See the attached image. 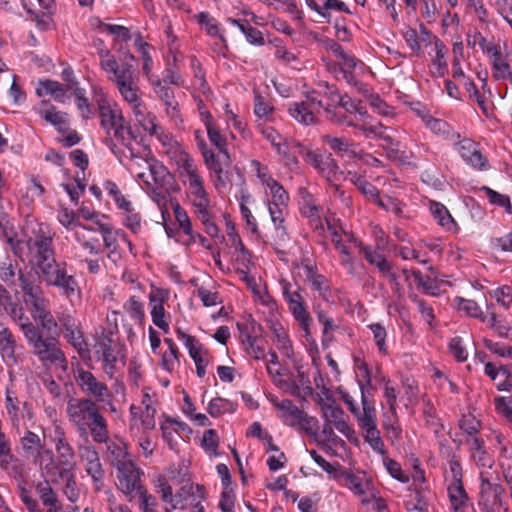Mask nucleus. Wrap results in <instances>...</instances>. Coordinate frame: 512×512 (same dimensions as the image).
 Instances as JSON below:
<instances>
[{
	"label": "nucleus",
	"instance_id": "1",
	"mask_svg": "<svg viewBox=\"0 0 512 512\" xmlns=\"http://www.w3.org/2000/svg\"><path fill=\"white\" fill-rule=\"evenodd\" d=\"M69 421L75 426L81 438L90 434L96 443H106L109 439L108 424L100 413V408L91 398H72L66 408Z\"/></svg>",
	"mask_w": 512,
	"mask_h": 512
},
{
	"label": "nucleus",
	"instance_id": "2",
	"mask_svg": "<svg viewBox=\"0 0 512 512\" xmlns=\"http://www.w3.org/2000/svg\"><path fill=\"white\" fill-rule=\"evenodd\" d=\"M26 248L30 263L39 269L40 274L56 264L53 236L47 226L37 224L26 236Z\"/></svg>",
	"mask_w": 512,
	"mask_h": 512
},
{
	"label": "nucleus",
	"instance_id": "3",
	"mask_svg": "<svg viewBox=\"0 0 512 512\" xmlns=\"http://www.w3.org/2000/svg\"><path fill=\"white\" fill-rule=\"evenodd\" d=\"M33 332L28 334L30 338L26 342L38 361L44 367L55 365L66 369L68 361L58 338L45 336L43 330H33Z\"/></svg>",
	"mask_w": 512,
	"mask_h": 512
},
{
	"label": "nucleus",
	"instance_id": "4",
	"mask_svg": "<svg viewBox=\"0 0 512 512\" xmlns=\"http://www.w3.org/2000/svg\"><path fill=\"white\" fill-rule=\"evenodd\" d=\"M99 116L101 119V127L106 130V134L110 137L111 131L116 140L122 145L129 147L135 139L131 126L125 121L120 110L112 108L107 100L101 99L98 103Z\"/></svg>",
	"mask_w": 512,
	"mask_h": 512
},
{
	"label": "nucleus",
	"instance_id": "5",
	"mask_svg": "<svg viewBox=\"0 0 512 512\" xmlns=\"http://www.w3.org/2000/svg\"><path fill=\"white\" fill-rule=\"evenodd\" d=\"M40 275L46 286L57 288L60 295L68 299L70 303L81 298L79 283L74 275L68 274L65 262H57Z\"/></svg>",
	"mask_w": 512,
	"mask_h": 512
},
{
	"label": "nucleus",
	"instance_id": "6",
	"mask_svg": "<svg viewBox=\"0 0 512 512\" xmlns=\"http://www.w3.org/2000/svg\"><path fill=\"white\" fill-rule=\"evenodd\" d=\"M134 60L133 54L129 51L125 52L121 60V68L113 72V77H110L126 102H136L139 97L138 77L132 63Z\"/></svg>",
	"mask_w": 512,
	"mask_h": 512
},
{
	"label": "nucleus",
	"instance_id": "7",
	"mask_svg": "<svg viewBox=\"0 0 512 512\" xmlns=\"http://www.w3.org/2000/svg\"><path fill=\"white\" fill-rule=\"evenodd\" d=\"M181 167L188 179L189 195L192 199L193 206L202 207L210 205L208 193L203 184V179L198 172L197 165L187 153L180 154Z\"/></svg>",
	"mask_w": 512,
	"mask_h": 512
},
{
	"label": "nucleus",
	"instance_id": "8",
	"mask_svg": "<svg viewBox=\"0 0 512 512\" xmlns=\"http://www.w3.org/2000/svg\"><path fill=\"white\" fill-rule=\"evenodd\" d=\"M117 469L118 488L124 493L128 501H133L137 493L145 489L142 484L143 471L130 461L126 464H119Z\"/></svg>",
	"mask_w": 512,
	"mask_h": 512
},
{
	"label": "nucleus",
	"instance_id": "9",
	"mask_svg": "<svg viewBox=\"0 0 512 512\" xmlns=\"http://www.w3.org/2000/svg\"><path fill=\"white\" fill-rule=\"evenodd\" d=\"M203 156L204 164L211 175H214L216 189L225 188L232 181V173L229 171L230 157L224 158L220 153L216 155L212 150L205 151Z\"/></svg>",
	"mask_w": 512,
	"mask_h": 512
},
{
	"label": "nucleus",
	"instance_id": "10",
	"mask_svg": "<svg viewBox=\"0 0 512 512\" xmlns=\"http://www.w3.org/2000/svg\"><path fill=\"white\" fill-rule=\"evenodd\" d=\"M74 377L81 391L91 398H94L95 402H105L111 397L107 385L99 381L92 372L78 368Z\"/></svg>",
	"mask_w": 512,
	"mask_h": 512
},
{
	"label": "nucleus",
	"instance_id": "11",
	"mask_svg": "<svg viewBox=\"0 0 512 512\" xmlns=\"http://www.w3.org/2000/svg\"><path fill=\"white\" fill-rule=\"evenodd\" d=\"M95 354L98 360L102 361V368L105 374L113 378L116 371V363L118 361L117 353L115 352L114 340L110 333L103 331L96 338L94 345Z\"/></svg>",
	"mask_w": 512,
	"mask_h": 512
},
{
	"label": "nucleus",
	"instance_id": "12",
	"mask_svg": "<svg viewBox=\"0 0 512 512\" xmlns=\"http://www.w3.org/2000/svg\"><path fill=\"white\" fill-rule=\"evenodd\" d=\"M204 499L205 487L203 485L186 483L173 495L171 508H166L165 512L174 509H185L188 505L199 506Z\"/></svg>",
	"mask_w": 512,
	"mask_h": 512
},
{
	"label": "nucleus",
	"instance_id": "13",
	"mask_svg": "<svg viewBox=\"0 0 512 512\" xmlns=\"http://www.w3.org/2000/svg\"><path fill=\"white\" fill-rule=\"evenodd\" d=\"M34 463L38 465L41 475L44 480H49L53 483L58 482L61 476L67 474V468L59 460H55L54 453L51 449L42 451L41 455L34 460Z\"/></svg>",
	"mask_w": 512,
	"mask_h": 512
},
{
	"label": "nucleus",
	"instance_id": "14",
	"mask_svg": "<svg viewBox=\"0 0 512 512\" xmlns=\"http://www.w3.org/2000/svg\"><path fill=\"white\" fill-rule=\"evenodd\" d=\"M484 43H486V39L481 37L480 45L483 49ZM485 51L492 57V77L497 81L509 80L512 83V71L510 65L497 46L490 43L485 48Z\"/></svg>",
	"mask_w": 512,
	"mask_h": 512
},
{
	"label": "nucleus",
	"instance_id": "15",
	"mask_svg": "<svg viewBox=\"0 0 512 512\" xmlns=\"http://www.w3.org/2000/svg\"><path fill=\"white\" fill-rule=\"evenodd\" d=\"M53 442L58 460L68 468H75V451L60 426L54 430Z\"/></svg>",
	"mask_w": 512,
	"mask_h": 512
},
{
	"label": "nucleus",
	"instance_id": "16",
	"mask_svg": "<svg viewBox=\"0 0 512 512\" xmlns=\"http://www.w3.org/2000/svg\"><path fill=\"white\" fill-rule=\"evenodd\" d=\"M17 340L12 331L5 326L0 327V356L7 365H17L19 356L16 354Z\"/></svg>",
	"mask_w": 512,
	"mask_h": 512
},
{
	"label": "nucleus",
	"instance_id": "17",
	"mask_svg": "<svg viewBox=\"0 0 512 512\" xmlns=\"http://www.w3.org/2000/svg\"><path fill=\"white\" fill-rule=\"evenodd\" d=\"M145 161L148 165V169L154 181V185L159 186L166 192L174 191L176 181L174 176L167 170V168L158 161H156L154 158Z\"/></svg>",
	"mask_w": 512,
	"mask_h": 512
},
{
	"label": "nucleus",
	"instance_id": "18",
	"mask_svg": "<svg viewBox=\"0 0 512 512\" xmlns=\"http://www.w3.org/2000/svg\"><path fill=\"white\" fill-rule=\"evenodd\" d=\"M20 288L30 305L46 299L40 282L36 281L35 276L31 272L20 273Z\"/></svg>",
	"mask_w": 512,
	"mask_h": 512
},
{
	"label": "nucleus",
	"instance_id": "19",
	"mask_svg": "<svg viewBox=\"0 0 512 512\" xmlns=\"http://www.w3.org/2000/svg\"><path fill=\"white\" fill-rule=\"evenodd\" d=\"M358 383L361 390L362 411L359 410V414H355V417L362 430L375 428L377 427V416L374 402L367 399L365 385L360 381Z\"/></svg>",
	"mask_w": 512,
	"mask_h": 512
},
{
	"label": "nucleus",
	"instance_id": "20",
	"mask_svg": "<svg viewBox=\"0 0 512 512\" xmlns=\"http://www.w3.org/2000/svg\"><path fill=\"white\" fill-rule=\"evenodd\" d=\"M41 118L53 125L59 132H63L68 128V114L59 111L54 105L48 101H42L38 109Z\"/></svg>",
	"mask_w": 512,
	"mask_h": 512
},
{
	"label": "nucleus",
	"instance_id": "21",
	"mask_svg": "<svg viewBox=\"0 0 512 512\" xmlns=\"http://www.w3.org/2000/svg\"><path fill=\"white\" fill-rule=\"evenodd\" d=\"M151 308V317L153 323L165 333L169 330V325L165 320V309L163 306L165 296L162 289H152L149 294Z\"/></svg>",
	"mask_w": 512,
	"mask_h": 512
},
{
	"label": "nucleus",
	"instance_id": "22",
	"mask_svg": "<svg viewBox=\"0 0 512 512\" xmlns=\"http://www.w3.org/2000/svg\"><path fill=\"white\" fill-rule=\"evenodd\" d=\"M458 152L461 157L474 168L483 170L488 167V160L476 148V144L470 139L459 142Z\"/></svg>",
	"mask_w": 512,
	"mask_h": 512
},
{
	"label": "nucleus",
	"instance_id": "23",
	"mask_svg": "<svg viewBox=\"0 0 512 512\" xmlns=\"http://www.w3.org/2000/svg\"><path fill=\"white\" fill-rule=\"evenodd\" d=\"M63 338L70 344L82 359L90 358V350L85 340L80 322L62 331Z\"/></svg>",
	"mask_w": 512,
	"mask_h": 512
},
{
	"label": "nucleus",
	"instance_id": "24",
	"mask_svg": "<svg viewBox=\"0 0 512 512\" xmlns=\"http://www.w3.org/2000/svg\"><path fill=\"white\" fill-rule=\"evenodd\" d=\"M322 415L326 422L334 425V427L346 437H349L353 432L344 419L345 413L341 407L333 404H325L322 406Z\"/></svg>",
	"mask_w": 512,
	"mask_h": 512
},
{
	"label": "nucleus",
	"instance_id": "25",
	"mask_svg": "<svg viewBox=\"0 0 512 512\" xmlns=\"http://www.w3.org/2000/svg\"><path fill=\"white\" fill-rule=\"evenodd\" d=\"M176 334L178 339L184 342V345L188 349L189 355L195 362V365L208 363V352L196 337L186 334L180 328H177Z\"/></svg>",
	"mask_w": 512,
	"mask_h": 512
},
{
	"label": "nucleus",
	"instance_id": "26",
	"mask_svg": "<svg viewBox=\"0 0 512 512\" xmlns=\"http://www.w3.org/2000/svg\"><path fill=\"white\" fill-rule=\"evenodd\" d=\"M154 91L165 105L167 116L171 119L179 117V105L175 98L173 89L163 84L162 81L157 80L153 83Z\"/></svg>",
	"mask_w": 512,
	"mask_h": 512
},
{
	"label": "nucleus",
	"instance_id": "27",
	"mask_svg": "<svg viewBox=\"0 0 512 512\" xmlns=\"http://www.w3.org/2000/svg\"><path fill=\"white\" fill-rule=\"evenodd\" d=\"M204 116V124L207 130L209 141L214 145L224 158H229L227 148V139L221 134L218 126L213 122L210 112L202 113Z\"/></svg>",
	"mask_w": 512,
	"mask_h": 512
},
{
	"label": "nucleus",
	"instance_id": "28",
	"mask_svg": "<svg viewBox=\"0 0 512 512\" xmlns=\"http://www.w3.org/2000/svg\"><path fill=\"white\" fill-rule=\"evenodd\" d=\"M302 268L304 269L307 280L311 283L314 290H316L321 297L326 299L327 292L329 291L328 279L317 273L316 265L312 264L309 259L302 261Z\"/></svg>",
	"mask_w": 512,
	"mask_h": 512
},
{
	"label": "nucleus",
	"instance_id": "29",
	"mask_svg": "<svg viewBox=\"0 0 512 512\" xmlns=\"http://www.w3.org/2000/svg\"><path fill=\"white\" fill-rule=\"evenodd\" d=\"M307 157L311 164L327 178L335 175L339 169V166L331 153L317 154L310 151L307 153Z\"/></svg>",
	"mask_w": 512,
	"mask_h": 512
},
{
	"label": "nucleus",
	"instance_id": "30",
	"mask_svg": "<svg viewBox=\"0 0 512 512\" xmlns=\"http://www.w3.org/2000/svg\"><path fill=\"white\" fill-rule=\"evenodd\" d=\"M20 446L24 455L32 457L34 460L41 455L42 451L49 449L45 447L40 437L30 430H27L20 438Z\"/></svg>",
	"mask_w": 512,
	"mask_h": 512
},
{
	"label": "nucleus",
	"instance_id": "31",
	"mask_svg": "<svg viewBox=\"0 0 512 512\" xmlns=\"http://www.w3.org/2000/svg\"><path fill=\"white\" fill-rule=\"evenodd\" d=\"M0 469L16 480H21L24 475V464L12 450L0 453Z\"/></svg>",
	"mask_w": 512,
	"mask_h": 512
},
{
	"label": "nucleus",
	"instance_id": "32",
	"mask_svg": "<svg viewBox=\"0 0 512 512\" xmlns=\"http://www.w3.org/2000/svg\"><path fill=\"white\" fill-rule=\"evenodd\" d=\"M68 92V86L55 80L46 79L39 82V87L36 93L39 97L44 95H51L55 101L59 103L66 102V94Z\"/></svg>",
	"mask_w": 512,
	"mask_h": 512
},
{
	"label": "nucleus",
	"instance_id": "33",
	"mask_svg": "<svg viewBox=\"0 0 512 512\" xmlns=\"http://www.w3.org/2000/svg\"><path fill=\"white\" fill-rule=\"evenodd\" d=\"M355 247L359 248V252L362 253L365 259L383 275L385 272H390L392 268L391 262L386 257L376 251L371 250L370 247L365 246L360 240H355Z\"/></svg>",
	"mask_w": 512,
	"mask_h": 512
},
{
	"label": "nucleus",
	"instance_id": "34",
	"mask_svg": "<svg viewBox=\"0 0 512 512\" xmlns=\"http://www.w3.org/2000/svg\"><path fill=\"white\" fill-rule=\"evenodd\" d=\"M288 111L292 118L304 125H311L316 121L311 101L294 102Z\"/></svg>",
	"mask_w": 512,
	"mask_h": 512
},
{
	"label": "nucleus",
	"instance_id": "35",
	"mask_svg": "<svg viewBox=\"0 0 512 512\" xmlns=\"http://www.w3.org/2000/svg\"><path fill=\"white\" fill-rule=\"evenodd\" d=\"M36 493L48 512H57L59 509L57 495L54 492L51 481L43 480L36 484Z\"/></svg>",
	"mask_w": 512,
	"mask_h": 512
},
{
	"label": "nucleus",
	"instance_id": "36",
	"mask_svg": "<svg viewBox=\"0 0 512 512\" xmlns=\"http://www.w3.org/2000/svg\"><path fill=\"white\" fill-rule=\"evenodd\" d=\"M344 486L352 490L355 494L365 497L367 491L371 492V483L366 480L365 474H354L351 472H342Z\"/></svg>",
	"mask_w": 512,
	"mask_h": 512
},
{
	"label": "nucleus",
	"instance_id": "37",
	"mask_svg": "<svg viewBox=\"0 0 512 512\" xmlns=\"http://www.w3.org/2000/svg\"><path fill=\"white\" fill-rule=\"evenodd\" d=\"M429 271L431 275H423L420 270H411V275L415 279L417 286L428 294L435 296L438 294L439 284L435 276V269L430 266Z\"/></svg>",
	"mask_w": 512,
	"mask_h": 512
},
{
	"label": "nucleus",
	"instance_id": "38",
	"mask_svg": "<svg viewBox=\"0 0 512 512\" xmlns=\"http://www.w3.org/2000/svg\"><path fill=\"white\" fill-rule=\"evenodd\" d=\"M277 408L282 412V419L285 424L291 427H297L300 418L303 417V411L300 410L293 402L289 399H284L277 404Z\"/></svg>",
	"mask_w": 512,
	"mask_h": 512
},
{
	"label": "nucleus",
	"instance_id": "39",
	"mask_svg": "<svg viewBox=\"0 0 512 512\" xmlns=\"http://www.w3.org/2000/svg\"><path fill=\"white\" fill-rule=\"evenodd\" d=\"M288 307L296 321L300 324L301 328L305 331L306 335H308L311 317L306 309L305 300L303 298H300V300L290 301L288 303Z\"/></svg>",
	"mask_w": 512,
	"mask_h": 512
},
{
	"label": "nucleus",
	"instance_id": "40",
	"mask_svg": "<svg viewBox=\"0 0 512 512\" xmlns=\"http://www.w3.org/2000/svg\"><path fill=\"white\" fill-rule=\"evenodd\" d=\"M21 406L23 408H26L27 402L19 401V399L14 395V393L12 391L7 390L6 399H5V407H6V411H7L8 415H9V419L14 427H17L19 425L20 419L22 417Z\"/></svg>",
	"mask_w": 512,
	"mask_h": 512
},
{
	"label": "nucleus",
	"instance_id": "41",
	"mask_svg": "<svg viewBox=\"0 0 512 512\" xmlns=\"http://www.w3.org/2000/svg\"><path fill=\"white\" fill-rule=\"evenodd\" d=\"M322 141L337 153H345L350 156L356 155V145L343 137H334L326 134L322 136Z\"/></svg>",
	"mask_w": 512,
	"mask_h": 512
},
{
	"label": "nucleus",
	"instance_id": "42",
	"mask_svg": "<svg viewBox=\"0 0 512 512\" xmlns=\"http://www.w3.org/2000/svg\"><path fill=\"white\" fill-rule=\"evenodd\" d=\"M106 443L108 456L115 468H118L119 464H126L131 461L126 459L128 452L126 444L123 441L118 440L109 442L108 440Z\"/></svg>",
	"mask_w": 512,
	"mask_h": 512
},
{
	"label": "nucleus",
	"instance_id": "43",
	"mask_svg": "<svg viewBox=\"0 0 512 512\" xmlns=\"http://www.w3.org/2000/svg\"><path fill=\"white\" fill-rule=\"evenodd\" d=\"M429 208L434 219L442 227L446 228L447 230H452L453 227L456 225L453 217L443 204L435 201H430Z\"/></svg>",
	"mask_w": 512,
	"mask_h": 512
},
{
	"label": "nucleus",
	"instance_id": "44",
	"mask_svg": "<svg viewBox=\"0 0 512 512\" xmlns=\"http://www.w3.org/2000/svg\"><path fill=\"white\" fill-rule=\"evenodd\" d=\"M449 499L454 512L466 507L468 496L464 489L463 483H451L448 486Z\"/></svg>",
	"mask_w": 512,
	"mask_h": 512
},
{
	"label": "nucleus",
	"instance_id": "45",
	"mask_svg": "<svg viewBox=\"0 0 512 512\" xmlns=\"http://www.w3.org/2000/svg\"><path fill=\"white\" fill-rule=\"evenodd\" d=\"M266 186L270 189L272 194V200L268 202V204L278 205V206H287L289 201V195L283 186L273 179L272 177H268L263 180Z\"/></svg>",
	"mask_w": 512,
	"mask_h": 512
},
{
	"label": "nucleus",
	"instance_id": "46",
	"mask_svg": "<svg viewBox=\"0 0 512 512\" xmlns=\"http://www.w3.org/2000/svg\"><path fill=\"white\" fill-rule=\"evenodd\" d=\"M237 329L240 332L241 341H250L261 338L262 326L251 316L244 323H237Z\"/></svg>",
	"mask_w": 512,
	"mask_h": 512
},
{
	"label": "nucleus",
	"instance_id": "47",
	"mask_svg": "<svg viewBox=\"0 0 512 512\" xmlns=\"http://www.w3.org/2000/svg\"><path fill=\"white\" fill-rule=\"evenodd\" d=\"M20 273H25L21 268L18 267L17 263L12 261L3 262L0 265V281L9 287L16 285V276L20 281Z\"/></svg>",
	"mask_w": 512,
	"mask_h": 512
},
{
	"label": "nucleus",
	"instance_id": "48",
	"mask_svg": "<svg viewBox=\"0 0 512 512\" xmlns=\"http://www.w3.org/2000/svg\"><path fill=\"white\" fill-rule=\"evenodd\" d=\"M236 410V404L228 399L215 397L208 405V413L212 417H219L225 413H233Z\"/></svg>",
	"mask_w": 512,
	"mask_h": 512
},
{
	"label": "nucleus",
	"instance_id": "49",
	"mask_svg": "<svg viewBox=\"0 0 512 512\" xmlns=\"http://www.w3.org/2000/svg\"><path fill=\"white\" fill-rule=\"evenodd\" d=\"M287 206H278L268 204V210L271 217V220L275 226L276 232L281 239H286L288 237L286 228L284 226V209Z\"/></svg>",
	"mask_w": 512,
	"mask_h": 512
},
{
	"label": "nucleus",
	"instance_id": "50",
	"mask_svg": "<svg viewBox=\"0 0 512 512\" xmlns=\"http://www.w3.org/2000/svg\"><path fill=\"white\" fill-rule=\"evenodd\" d=\"M454 303L458 310L465 311L469 316L477 318L482 322L486 321V317L484 316V313L476 301L464 299L462 297H456L454 299Z\"/></svg>",
	"mask_w": 512,
	"mask_h": 512
},
{
	"label": "nucleus",
	"instance_id": "51",
	"mask_svg": "<svg viewBox=\"0 0 512 512\" xmlns=\"http://www.w3.org/2000/svg\"><path fill=\"white\" fill-rule=\"evenodd\" d=\"M197 22L205 27V30L208 35L213 37H219L222 41H224V37L220 33V25L217 20L212 17L208 12H200L195 15Z\"/></svg>",
	"mask_w": 512,
	"mask_h": 512
},
{
	"label": "nucleus",
	"instance_id": "52",
	"mask_svg": "<svg viewBox=\"0 0 512 512\" xmlns=\"http://www.w3.org/2000/svg\"><path fill=\"white\" fill-rule=\"evenodd\" d=\"M0 237L4 238L5 242L9 245L12 253L21 261H24L26 240L23 241L19 239L17 234L12 230H5V232Z\"/></svg>",
	"mask_w": 512,
	"mask_h": 512
},
{
	"label": "nucleus",
	"instance_id": "53",
	"mask_svg": "<svg viewBox=\"0 0 512 512\" xmlns=\"http://www.w3.org/2000/svg\"><path fill=\"white\" fill-rule=\"evenodd\" d=\"M481 191L485 193L491 204L502 207L506 213L512 214V205L508 195L501 194L487 186H483Z\"/></svg>",
	"mask_w": 512,
	"mask_h": 512
},
{
	"label": "nucleus",
	"instance_id": "54",
	"mask_svg": "<svg viewBox=\"0 0 512 512\" xmlns=\"http://www.w3.org/2000/svg\"><path fill=\"white\" fill-rule=\"evenodd\" d=\"M73 470L74 468H67V474L65 476H61L60 479L65 481L63 493L69 501L76 502L80 497V490L77 486Z\"/></svg>",
	"mask_w": 512,
	"mask_h": 512
},
{
	"label": "nucleus",
	"instance_id": "55",
	"mask_svg": "<svg viewBox=\"0 0 512 512\" xmlns=\"http://www.w3.org/2000/svg\"><path fill=\"white\" fill-rule=\"evenodd\" d=\"M480 489L482 498H484L485 495H492V504L501 505V497L505 493L502 485L491 483L488 479H482Z\"/></svg>",
	"mask_w": 512,
	"mask_h": 512
},
{
	"label": "nucleus",
	"instance_id": "56",
	"mask_svg": "<svg viewBox=\"0 0 512 512\" xmlns=\"http://www.w3.org/2000/svg\"><path fill=\"white\" fill-rule=\"evenodd\" d=\"M327 49L340 58L343 61V65L349 69H354L359 62L353 55L346 53L343 47L334 40H330L327 43Z\"/></svg>",
	"mask_w": 512,
	"mask_h": 512
},
{
	"label": "nucleus",
	"instance_id": "57",
	"mask_svg": "<svg viewBox=\"0 0 512 512\" xmlns=\"http://www.w3.org/2000/svg\"><path fill=\"white\" fill-rule=\"evenodd\" d=\"M172 207L175 215V219L179 224V227L183 229V232L190 236L192 240H194L192 224L187 212L180 206V204L175 201L172 202Z\"/></svg>",
	"mask_w": 512,
	"mask_h": 512
},
{
	"label": "nucleus",
	"instance_id": "58",
	"mask_svg": "<svg viewBox=\"0 0 512 512\" xmlns=\"http://www.w3.org/2000/svg\"><path fill=\"white\" fill-rule=\"evenodd\" d=\"M351 182L358 188V190L368 199L375 200L379 195L378 189L365 178L360 175L354 174Z\"/></svg>",
	"mask_w": 512,
	"mask_h": 512
},
{
	"label": "nucleus",
	"instance_id": "59",
	"mask_svg": "<svg viewBox=\"0 0 512 512\" xmlns=\"http://www.w3.org/2000/svg\"><path fill=\"white\" fill-rule=\"evenodd\" d=\"M376 204L385 211L392 212L396 216L403 215V203L391 196L380 197L379 195L374 200Z\"/></svg>",
	"mask_w": 512,
	"mask_h": 512
},
{
	"label": "nucleus",
	"instance_id": "60",
	"mask_svg": "<svg viewBox=\"0 0 512 512\" xmlns=\"http://www.w3.org/2000/svg\"><path fill=\"white\" fill-rule=\"evenodd\" d=\"M470 451L471 456L477 462L478 465L487 466L488 465V454L484 448V442L478 437L472 438L470 442Z\"/></svg>",
	"mask_w": 512,
	"mask_h": 512
},
{
	"label": "nucleus",
	"instance_id": "61",
	"mask_svg": "<svg viewBox=\"0 0 512 512\" xmlns=\"http://www.w3.org/2000/svg\"><path fill=\"white\" fill-rule=\"evenodd\" d=\"M162 437L164 441L168 444L170 449H175L178 441L177 437H179L178 429L173 427V419L167 418L161 424Z\"/></svg>",
	"mask_w": 512,
	"mask_h": 512
},
{
	"label": "nucleus",
	"instance_id": "62",
	"mask_svg": "<svg viewBox=\"0 0 512 512\" xmlns=\"http://www.w3.org/2000/svg\"><path fill=\"white\" fill-rule=\"evenodd\" d=\"M98 56L100 58V66L106 73H113L121 68V65H119L118 61L114 55L111 54L109 49H99Z\"/></svg>",
	"mask_w": 512,
	"mask_h": 512
},
{
	"label": "nucleus",
	"instance_id": "63",
	"mask_svg": "<svg viewBox=\"0 0 512 512\" xmlns=\"http://www.w3.org/2000/svg\"><path fill=\"white\" fill-rule=\"evenodd\" d=\"M489 293L495 298L496 302L505 309L512 308V288L510 286L504 285Z\"/></svg>",
	"mask_w": 512,
	"mask_h": 512
},
{
	"label": "nucleus",
	"instance_id": "64",
	"mask_svg": "<svg viewBox=\"0 0 512 512\" xmlns=\"http://www.w3.org/2000/svg\"><path fill=\"white\" fill-rule=\"evenodd\" d=\"M136 499L142 512H157V499L146 488L137 493Z\"/></svg>",
	"mask_w": 512,
	"mask_h": 512
}]
</instances>
